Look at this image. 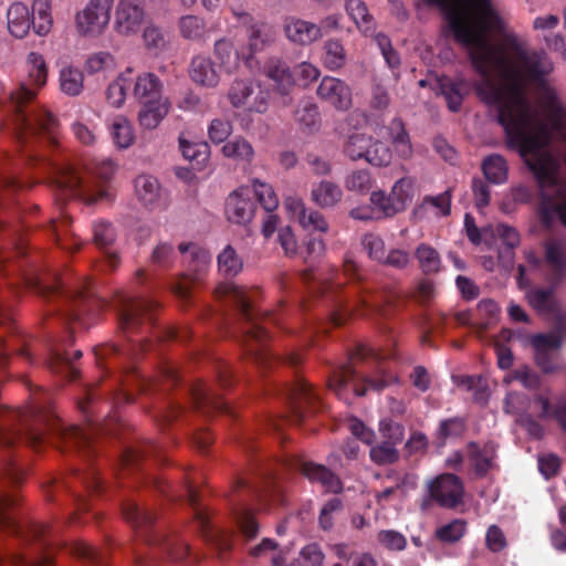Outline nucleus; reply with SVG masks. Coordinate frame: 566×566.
<instances>
[{
  "instance_id": "1",
  "label": "nucleus",
  "mask_w": 566,
  "mask_h": 566,
  "mask_svg": "<svg viewBox=\"0 0 566 566\" xmlns=\"http://www.w3.org/2000/svg\"><path fill=\"white\" fill-rule=\"evenodd\" d=\"M438 7L455 40L468 51L479 81L443 76L439 88L451 111L474 90L496 112L507 147L525 164L538 158L566 132V108L547 76L553 62L506 30L494 0H421Z\"/></svg>"
},
{
  "instance_id": "2",
  "label": "nucleus",
  "mask_w": 566,
  "mask_h": 566,
  "mask_svg": "<svg viewBox=\"0 0 566 566\" xmlns=\"http://www.w3.org/2000/svg\"><path fill=\"white\" fill-rule=\"evenodd\" d=\"M539 188L537 217L546 229L566 227V132L528 167Z\"/></svg>"
},
{
  "instance_id": "3",
  "label": "nucleus",
  "mask_w": 566,
  "mask_h": 566,
  "mask_svg": "<svg viewBox=\"0 0 566 566\" xmlns=\"http://www.w3.org/2000/svg\"><path fill=\"white\" fill-rule=\"evenodd\" d=\"M392 356L388 348L359 346L352 361L334 371L328 381L329 388L345 401H348L349 394L363 396L368 390L382 389L396 379L386 365Z\"/></svg>"
},
{
  "instance_id": "4",
  "label": "nucleus",
  "mask_w": 566,
  "mask_h": 566,
  "mask_svg": "<svg viewBox=\"0 0 566 566\" xmlns=\"http://www.w3.org/2000/svg\"><path fill=\"white\" fill-rule=\"evenodd\" d=\"M21 429H0V446L9 447L24 441L35 448L46 439H61L65 443L82 446L91 440V432L84 428L65 424L52 411L39 403H32L18 411Z\"/></svg>"
},
{
  "instance_id": "5",
  "label": "nucleus",
  "mask_w": 566,
  "mask_h": 566,
  "mask_svg": "<svg viewBox=\"0 0 566 566\" xmlns=\"http://www.w3.org/2000/svg\"><path fill=\"white\" fill-rule=\"evenodd\" d=\"M15 91H7L0 78V126L20 142L41 135L49 144L57 142V122L55 117L42 106L28 108L27 102L13 103Z\"/></svg>"
},
{
  "instance_id": "6",
  "label": "nucleus",
  "mask_w": 566,
  "mask_h": 566,
  "mask_svg": "<svg viewBox=\"0 0 566 566\" xmlns=\"http://www.w3.org/2000/svg\"><path fill=\"white\" fill-rule=\"evenodd\" d=\"M54 169L53 182L59 201L78 199L91 205L108 196L104 182L113 176L115 166L111 160H103L83 168L65 165Z\"/></svg>"
},
{
  "instance_id": "7",
  "label": "nucleus",
  "mask_w": 566,
  "mask_h": 566,
  "mask_svg": "<svg viewBox=\"0 0 566 566\" xmlns=\"http://www.w3.org/2000/svg\"><path fill=\"white\" fill-rule=\"evenodd\" d=\"M216 293L220 297L231 298L237 304L248 324L243 340L247 352L256 361H265L268 357L263 346L269 339V334L264 326L259 323L258 314L253 308L258 291L232 283H224L217 287Z\"/></svg>"
},
{
  "instance_id": "8",
  "label": "nucleus",
  "mask_w": 566,
  "mask_h": 566,
  "mask_svg": "<svg viewBox=\"0 0 566 566\" xmlns=\"http://www.w3.org/2000/svg\"><path fill=\"white\" fill-rule=\"evenodd\" d=\"M242 24L244 36L248 38V48L238 50L234 43L228 39H222L214 44V56L218 61V67L226 73H233L238 70L240 60L250 62L252 55L262 50L269 41L266 27L263 23L255 22L249 14L242 13L239 17Z\"/></svg>"
},
{
  "instance_id": "9",
  "label": "nucleus",
  "mask_w": 566,
  "mask_h": 566,
  "mask_svg": "<svg viewBox=\"0 0 566 566\" xmlns=\"http://www.w3.org/2000/svg\"><path fill=\"white\" fill-rule=\"evenodd\" d=\"M464 227L468 238L474 244L484 242L489 249H500V245H504L503 251L499 250V259L505 266L512 263L511 250L520 243V235L514 228L496 224L485 227L480 231L470 214H465Z\"/></svg>"
},
{
  "instance_id": "10",
  "label": "nucleus",
  "mask_w": 566,
  "mask_h": 566,
  "mask_svg": "<svg viewBox=\"0 0 566 566\" xmlns=\"http://www.w3.org/2000/svg\"><path fill=\"white\" fill-rule=\"evenodd\" d=\"M464 227L468 238L474 244L484 242L489 249H500V245H504L503 251L499 250V259L505 266L512 263L511 250L520 243V235L514 228L496 224L485 227L480 231L470 214H465Z\"/></svg>"
},
{
  "instance_id": "11",
  "label": "nucleus",
  "mask_w": 566,
  "mask_h": 566,
  "mask_svg": "<svg viewBox=\"0 0 566 566\" xmlns=\"http://www.w3.org/2000/svg\"><path fill=\"white\" fill-rule=\"evenodd\" d=\"M114 0H88L75 14V29L77 33L87 39H97L106 31Z\"/></svg>"
},
{
  "instance_id": "12",
  "label": "nucleus",
  "mask_w": 566,
  "mask_h": 566,
  "mask_svg": "<svg viewBox=\"0 0 566 566\" xmlns=\"http://www.w3.org/2000/svg\"><path fill=\"white\" fill-rule=\"evenodd\" d=\"M179 251L187 263V272L171 286L172 292L181 298H187L196 280L207 270L211 256L209 252L197 243H180Z\"/></svg>"
},
{
  "instance_id": "13",
  "label": "nucleus",
  "mask_w": 566,
  "mask_h": 566,
  "mask_svg": "<svg viewBox=\"0 0 566 566\" xmlns=\"http://www.w3.org/2000/svg\"><path fill=\"white\" fill-rule=\"evenodd\" d=\"M263 72L274 82L276 90L281 94H287L296 81L301 85L306 86L319 76L318 69L311 63H301L295 67L294 74H292L289 67L276 59L268 61Z\"/></svg>"
},
{
  "instance_id": "14",
  "label": "nucleus",
  "mask_w": 566,
  "mask_h": 566,
  "mask_svg": "<svg viewBox=\"0 0 566 566\" xmlns=\"http://www.w3.org/2000/svg\"><path fill=\"white\" fill-rule=\"evenodd\" d=\"M269 92L249 80H235L229 87L230 104L243 113L264 114L269 108Z\"/></svg>"
},
{
  "instance_id": "15",
  "label": "nucleus",
  "mask_w": 566,
  "mask_h": 566,
  "mask_svg": "<svg viewBox=\"0 0 566 566\" xmlns=\"http://www.w3.org/2000/svg\"><path fill=\"white\" fill-rule=\"evenodd\" d=\"M344 153L352 160L365 159L373 166H386L391 160V151L386 145L373 143L371 137L361 132L348 134Z\"/></svg>"
},
{
  "instance_id": "16",
  "label": "nucleus",
  "mask_w": 566,
  "mask_h": 566,
  "mask_svg": "<svg viewBox=\"0 0 566 566\" xmlns=\"http://www.w3.org/2000/svg\"><path fill=\"white\" fill-rule=\"evenodd\" d=\"M415 195V181L409 177L397 180L389 195L382 190L370 193V202L375 210L385 217H392L410 205Z\"/></svg>"
},
{
  "instance_id": "17",
  "label": "nucleus",
  "mask_w": 566,
  "mask_h": 566,
  "mask_svg": "<svg viewBox=\"0 0 566 566\" xmlns=\"http://www.w3.org/2000/svg\"><path fill=\"white\" fill-rule=\"evenodd\" d=\"M25 67L27 80L20 83L15 95H12L15 105L22 102H27L28 105L32 103L48 83L49 69L43 54L30 52L25 60Z\"/></svg>"
},
{
  "instance_id": "18",
  "label": "nucleus",
  "mask_w": 566,
  "mask_h": 566,
  "mask_svg": "<svg viewBox=\"0 0 566 566\" xmlns=\"http://www.w3.org/2000/svg\"><path fill=\"white\" fill-rule=\"evenodd\" d=\"M251 554L254 557L270 556L272 566H322L324 560V555L319 547L316 544H310L300 552V556L295 562L289 564V553L277 552L274 542L268 538L253 547Z\"/></svg>"
},
{
  "instance_id": "19",
  "label": "nucleus",
  "mask_w": 566,
  "mask_h": 566,
  "mask_svg": "<svg viewBox=\"0 0 566 566\" xmlns=\"http://www.w3.org/2000/svg\"><path fill=\"white\" fill-rule=\"evenodd\" d=\"M428 496L421 502V509L427 510L431 502L444 507L455 506L463 494V485L458 476L444 473L427 483Z\"/></svg>"
},
{
  "instance_id": "20",
  "label": "nucleus",
  "mask_w": 566,
  "mask_h": 566,
  "mask_svg": "<svg viewBox=\"0 0 566 566\" xmlns=\"http://www.w3.org/2000/svg\"><path fill=\"white\" fill-rule=\"evenodd\" d=\"M145 18V10L138 0H118L113 28L122 36H132L140 31Z\"/></svg>"
},
{
  "instance_id": "21",
  "label": "nucleus",
  "mask_w": 566,
  "mask_h": 566,
  "mask_svg": "<svg viewBox=\"0 0 566 566\" xmlns=\"http://www.w3.org/2000/svg\"><path fill=\"white\" fill-rule=\"evenodd\" d=\"M283 208L287 217L297 222L304 230L327 232L328 223L325 217L316 210L307 209L301 197L296 195L285 196Z\"/></svg>"
},
{
  "instance_id": "22",
  "label": "nucleus",
  "mask_w": 566,
  "mask_h": 566,
  "mask_svg": "<svg viewBox=\"0 0 566 566\" xmlns=\"http://www.w3.org/2000/svg\"><path fill=\"white\" fill-rule=\"evenodd\" d=\"M255 212V203L252 199V189L241 186L233 190L226 200L224 213L227 219L235 224L249 223Z\"/></svg>"
},
{
  "instance_id": "23",
  "label": "nucleus",
  "mask_w": 566,
  "mask_h": 566,
  "mask_svg": "<svg viewBox=\"0 0 566 566\" xmlns=\"http://www.w3.org/2000/svg\"><path fill=\"white\" fill-rule=\"evenodd\" d=\"M317 95L339 111H346L352 106L350 87L336 77L325 76L317 87Z\"/></svg>"
},
{
  "instance_id": "24",
  "label": "nucleus",
  "mask_w": 566,
  "mask_h": 566,
  "mask_svg": "<svg viewBox=\"0 0 566 566\" xmlns=\"http://www.w3.org/2000/svg\"><path fill=\"white\" fill-rule=\"evenodd\" d=\"M536 364L545 373L555 370L557 364V348L560 345V337L557 333L539 334L533 337Z\"/></svg>"
},
{
  "instance_id": "25",
  "label": "nucleus",
  "mask_w": 566,
  "mask_h": 566,
  "mask_svg": "<svg viewBox=\"0 0 566 566\" xmlns=\"http://www.w3.org/2000/svg\"><path fill=\"white\" fill-rule=\"evenodd\" d=\"M137 200L147 209L155 210L166 206V196L157 178L139 175L134 182Z\"/></svg>"
},
{
  "instance_id": "26",
  "label": "nucleus",
  "mask_w": 566,
  "mask_h": 566,
  "mask_svg": "<svg viewBox=\"0 0 566 566\" xmlns=\"http://www.w3.org/2000/svg\"><path fill=\"white\" fill-rule=\"evenodd\" d=\"M138 103L139 109L137 113V120L139 126L145 130H153L157 128L169 114L171 108V103L168 97Z\"/></svg>"
},
{
  "instance_id": "27",
  "label": "nucleus",
  "mask_w": 566,
  "mask_h": 566,
  "mask_svg": "<svg viewBox=\"0 0 566 566\" xmlns=\"http://www.w3.org/2000/svg\"><path fill=\"white\" fill-rule=\"evenodd\" d=\"M118 314L124 328H134L139 324L140 317L150 310L151 302L133 297L126 293L118 296Z\"/></svg>"
},
{
  "instance_id": "28",
  "label": "nucleus",
  "mask_w": 566,
  "mask_h": 566,
  "mask_svg": "<svg viewBox=\"0 0 566 566\" xmlns=\"http://www.w3.org/2000/svg\"><path fill=\"white\" fill-rule=\"evenodd\" d=\"M7 29L15 39H24L31 30V10L21 2L14 1L7 9Z\"/></svg>"
},
{
  "instance_id": "29",
  "label": "nucleus",
  "mask_w": 566,
  "mask_h": 566,
  "mask_svg": "<svg viewBox=\"0 0 566 566\" xmlns=\"http://www.w3.org/2000/svg\"><path fill=\"white\" fill-rule=\"evenodd\" d=\"M107 130L113 145L117 149H128L136 142V130L132 120L125 115L117 114L108 119Z\"/></svg>"
},
{
  "instance_id": "30",
  "label": "nucleus",
  "mask_w": 566,
  "mask_h": 566,
  "mask_svg": "<svg viewBox=\"0 0 566 566\" xmlns=\"http://www.w3.org/2000/svg\"><path fill=\"white\" fill-rule=\"evenodd\" d=\"M164 82L153 72H142L133 78V95L137 102L166 97Z\"/></svg>"
},
{
  "instance_id": "31",
  "label": "nucleus",
  "mask_w": 566,
  "mask_h": 566,
  "mask_svg": "<svg viewBox=\"0 0 566 566\" xmlns=\"http://www.w3.org/2000/svg\"><path fill=\"white\" fill-rule=\"evenodd\" d=\"M190 77L200 86L213 88L220 83V70L208 56L198 55L192 59Z\"/></svg>"
},
{
  "instance_id": "32",
  "label": "nucleus",
  "mask_w": 566,
  "mask_h": 566,
  "mask_svg": "<svg viewBox=\"0 0 566 566\" xmlns=\"http://www.w3.org/2000/svg\"><path fill=\"white\" fill-rule=\"evenodd\" d=\"M284 30L287 39L297 44H310L322 36L318 25L296 18H287Z\"/></svg>"
},
{
  "instance_id": "33",
  "label": "nucleus",
  "mask_w": 566,
  "mask_h": 566,
  "mask_svg": "<svg viewBox=\"0 0 566 566\" xmlns=\"http://www.w3.org/2000/svg\"><path fill=\"white\" fill-rule=\"evenodd\" d=\"M133 69L120 72L106 87L105 97L109 106L120 108L126 102L127 94L133 87Z\"/></svg>"
},
{
  "instance_id": "34",
  "label": "nucleus",
  "mask_w": 566,
  "mask_h": 566,
  "mask_svg": "<svg viewBox=\"0 0 566 566\" xmlns=\"http://www.w3.org/2000/svg\"><path fill=\"white\" fill-rule=\"evenodd\" d=\"M31 29L39 36H46L53 28L52 0H33Z\"/></svg>"
},
{
  "instance_id": "35",
  "label": "nucleus",
  "mask_w": 566,
  "mask_h": 566,
  "mask_svg": "<svg viewBox=\"0 0 566 566\" xmlns=\"http://www.w3.org/2000/svg\"><path fill=\"white\" fill-rule=\"evenodd\" d=\"M342 198V188L331 180H321L312 185L311 200L321 208H332L340 202Z\"/></svg>"
},
{
  "instance_id": "36",
  "label": "nucleus",
  "mask_w": 566,
  "mask_h": 566,
  "mask_svg": "<svg viewBox=\"0 0 566 566\" xmlns=\"http://www.w3.org/2000/svg\"><path fill=\"white\" fill-rule=\"evenodd\" d=\"M59 86L67 96H78L84 88V74L73 64H63L59 71Z\"/></svg>"
},
{
  "instance_id": "37",
  "label": "nucleus",
  "mask_w": 566,
  "mask_h": 566,
  "mask_svg": "<svg viewBox=\"0 0 566 566\" xmlns=\"http://www.w3.org/2000/svg\"><path fill=\"white\" fill-rule=\"evenodd\" d=\"M302 473L310 481L319 483L327 492L337 493L340 491V482L338 478L324 465L313 462H304L302 464Z\"/></svg>"
},
{
  "instance_id": "38",
  "label": "nucleus",
  "mask_w": 566,
  "mask_h": 566,
  "mask_svg": "<svg viewBox=\"0 0 566 566\" xmlns=\"http://www.w3.org/2000/svg\"><path fill=\"white\" fill-rule=\"evenodd\" d=\"M495 450V444L492 442H488L483 447L475 443L468 447V457L479 474H483L493 468Z\"/></svg>"
},
{
  "instance_id": "39",
  "label": "nucleus",
  "mask_w": 566,
  "mask_h": 566,
  "mask_svg": "<svg viewBox=\"0 0 566 566\" xmlns=\"http://www.w3.org/2000/svg\"><path fill=\"white\" fill-rule=\"evenodd\" d=\"M485 179L494 185H503L509 178V165L501 155L485 157L481 165Z\"/></svg>"
},
{
  "instance_id": "40",
  "label": "nucleus",
  "mask_w": 566,
  "mask_h": 566,
  "mask_svg": "<svg viewBox=\"0 0 566 566\" xmlns=\"http://www.w3.org/2000/svg\"><path fill=\"white\" fill-rule=\"evenodd\" d=\"M179 147L185 159L192 163L193 167L201 169L209 159V146L203 142H190L184 136L179 138Z\"/></svg>"
},
{
  "instance_id": "41",
  "label": "nucleus",
  "mask_w": 566,
  "mask_h": 566,
  "mask_svg": "<svg viewBox=\"0 0 566 566\" xmlns=\"http://www.w3.org/2000/svg\"><path fill=\"white\" fill-rule=\"evenodd\" d=\"M545 259L555 275L566 266V245L562 239H549L545 244Z\"/></svg>"
},
{
  "instance_id": "42",
  "label": "nucleus",
  "mask_w": 566,
  "mask_h": 566,
  "mask_svg": "<svg viewBox=\"0 0 566 566\" xmlns=\"http://www.w3.org/2000/svg\"><path fill=\"white\" fill-rule=\"evenodd\" d=\"M81 356V350H74L71 355L66 350L65 344L56 343L51 348L50 357L48 358L46 364L53 371L56 373L60 371L62 367L69 366L72 377H75V369L71 366V363L73 359H78Z\"/></svg>"
},
{
  "instance_id": "43",
  "label": "nucleus",
  "mask_w": 566,
  "mask_h": 566,
  "mask_svg": "<svg viewBox=\"0 0 566 566\" xmlns=\"http://www.w3.org/2000/svg\"><path fill=\"white\" fill-rule=\"evenodd\" d=\"M387 135L391 139L396 153L401 158H409L412 153L409 137L400 119L394 118L387 128Z\"/></svg>"
},
{
  "instance_id": "44",
  "label": "nucleus",
  "mask_w": 566,
  "mask_h": 566,
  "mask_svg": "<svg viewBox=\"0 0 566 566\" xmlns=\"http://www.w3.org/2000/svg\"><path fill=\"white\" fill-rule=\"evenodd\" d=\"M221 151L228 158L244 163H250L254 156L252 145L242 137H235L226 143Z\"/></svg>"
},
{
  "instance_id": "45",
  "label": "nucleus",
  "mask_w": 566,
  "mask_h": 566,
  "mask_svg": "<svg viewBox=\"0 0 566 566\" xmlns=\"http://www.w3.org/2000/svg\"><path fill=\"white\" fill-rule=\"evenodd\" d=\"M346 11L363 33L367 34L373 31V18L361 0H347Z\"/></svg>"
},
{
  "instance_id": "46",
  "label": "nucleus",
  "mask_w": 566,
  "mask_h": 566,
  "mask_svg": "<svg viewBox=\"0 0 566 566\" xmlns=\"http://www.w3.org/2000/svg\"><path fill=\"white\" fill-rule=\"evenodd\" d=\"M242 268V259L231 245H227L218 255V270L222 275L235 276Z\"/></svg>"
},
{
  "instance_id": "47",
  "label": "nucleus",
  "mask_w": 566,
  "mask_h": 566,
  "mask_svg": "<svg viewBox=\"0 0 566 566\" xmlns=\"http://www.w3.org/2000/svg\"><path fill=\"white\" fill-rule=\"evenodd\" d=\"M323 63L331 71H336L345 65L346 52L339 41L329 40L325 42Z\"/></svg>"
},
{
  "instance_id": "48",
  "label": "nucleus",
  "mask_w": 566,
  "mask_h": 566,
  "mask_svg": "<svg viewBox=\"0 0 566 566\" xmlns=\"http://www.w3.org/2000/svg\"><path fill=\"white\" fill-rule=\"evenodd\" d=\"M117 66L116 57L109 52L99 51L91 54L84 64L88 74H96L99 72H111Z\"/></svg>"
},
{
  "instance_id": "49",
  "label": "nucleus",
  "mask_w": 566,
  "mask_h": 566,
  "mask_svg": "<svg viewBox=\"0 0 566 566\" xmlns=\"http://www.w3.org/2000/svg\"><path fill=\"white\" fill-rule=\"evenodd\" d=\"M251 189L264 210L272 212L277 208L279 199L271 185L255 179Z\"/></svg>"
},
{
  "instance_id": "50",
  "label": "nucleus",
  "mask_w": 566,
  "mask_h": 566,
  "mask_svg": "<svg viewBox=\"0 0 566 566\" xmlns=\"http://www.w3.org/2000/svg\"><path fill=\"white\" fill-rule=\"evenodd\" d=\"M530 304L541 313H553L555 300L549 289H535L527 293Z\"/></svg>"
},
{
  "instance_id": "51",
  "label": "nucleus",
  "mask_w": 566,
  "mask_h": 566,
  "mask_svg": "<svg viewBox=\"0 0 566 566\" xmlns=\"http://www.w3.org/2000/svg\"><path fill=\"white\" fill-rule=\"evenodd\" d=\"M345 187L348 191L366 193L373 187V179L368 170L359 169L349 172L345 178Z\"/></svg>"
},
{
  "instance_id": "52",
  "label": "nucleus",
  "mask_w": 566,
  "mask_h": 566,
  "mask_svg": "<svg viewBox=\"0 0 566 566\" xmlns=\"http://www.w3.org/2000/svg\"><path fill=\"white\" fill-rule=\"evenodd\" d=\"M416 258L426 273L438 272L441 265L438 252L427 244H421L416 251Z\"/></svg>"
},
{
  "instance_id": "53",
  "label": "nucleus",
  "mask_w": 566,
  "mask_h": 566,
  "mask_svg": "<svg viewBox=\"0 0 566 566\" xmlns=\"http://www.w3.org/2000/svg\"><path fill=\"white\" fill-rule=\"evenodd\" d=\"M366 303V298L359 296L355 301L342 305L332 315L334 325H342L354 315H364Z\"/></svg>"
},
{
  "instance_id": "54",
  "label": "nucleus",
  "mask_w": 566,
  "mask_h": 566,
  "mask_svg": "<svg viewBox=\"0 0 566 566\" xmlns=\"http://www.w3.org/2000/svg\"><path fill=\"white\" fill-rule=\"evenodd\" d=\"M333 551L342 562L346 563V566H375L369 555L353 553L346 545H336Z\"/></svg>"
},
{
  "instance_id": "55",
  "label": "nucleus",
  "mask_w": 566,
  "mask_h": 566,
  "mask_svg": "<svg viewBox=\"0 0 566 566\" xmlns=\"http://www.w3.org/2000/svg\"><path fill=\"white\" fill-rule=\"evenodd\" d=\"M289 395L290 398L298 405H312L318 400L316 390L304 379L297 380Z\"/></svg>"
},
{
  "instance_id": "56",
  "label": "nucleus",
  "mask_w": 566,
  "mask_h": 566,
  "mask_svg": "<svg viewBox=\"0 0 566 566\" xmlns=\"http://www.w3.org/2000/svg\"><path fill=\"white\" fill-rule=\"evenodd\" d=\"M180 33L186 39H200L206 31L202 19L197 15H186L179 21Z\"/></svg>"
},
{
  "instance_id": "57",
  "label": "nucleus",
  "mask_w": 566,
  "mask_h": 566,
  "mask_svg": "<svg viewBox=\"0 0 566 566\" xmlns=\"http://www.w3.org/2000/svg\"><path fill=\"white\" fill-rule=\"evenodd\" d=\"M454 384L469 391H473L475 400H483L485 391V380L481 376H454Z\"/></svg>"
},
{
  "instance_id": "58",
  "label": "nucleus",
  "mask_w": 566,
  "mask_h": 566,
  "mask_svg": "<svg viewBox=\"0 0 566 566\" xmlns=\"http://www.w3.org/2000/svg\"><path fill=\"white\" fill-rule=\"evenodd\" d=\"M235 523L240 531L242 532V534L248 538L255 536V534L258 533L259 526L255 521L254 514L250 509L241 507L235 513Z\"/></svg>"
},
{
  "instance_id": "59",
  "label": "nucleus",
  "mask_w": 566,
  "mask_h": 566,
  "mask_svg": "<svg viewBox=\"0 0 566 566\" xmlns=\"http://www.w3.org/2000/svg\"><path fill=\"white\" fill-rule=\"evenodd\" d=\"M361 244L370 259L381 262L385 261L386 250L382 239L374 233H368L363 238Z\"/></svg>"
},
{
  "instance_id": "60",
  "label": "nucleus",
  "mask_w": 566,
  "mask_h": 566,
  "mask_svg": "<svg viewBox=\"0 0 566 566\" xmlns=\"http://www.w3.org/2000/svg\"><path fill=\"white\" fill-rule=\"evenodd\" d=\"M465 522L462 520H454L437 530V537L442 542H455L460 539L465 533Z\"/></svg>"
},
{
  "instance_id": "61",
  "label": "nucleus",
  "mask_w": 566,
  "mask_h": 566,
  "mask_svg": "<svg viewBox=\"0 0 566 566\" xmlns=\"http://www.w3.org/2000/svg\"><path fill=\"white\" fill-rule=\"evenodd\" d=\"M232 133V125L230 122L216 118L213 119L208 127V135L212 143L221 144L227 140V138Z\"/></svg>"
},
{
  "instance_id": "62",
  "label": "nucleus",
  "mask_w": 566,
  "mask_h": 566,
  "mask_svg": "<svg viewBox=\"0 0 566 566\" xmlns=\"http://www.w3.org/2000/svg\"><path fill=\"white\" fill-rule=\"evenodd\" d=\"M94 241L101 249H106L115 240V230L112 224L105 221H98L94 224L93 229Z\"/></svg>"
},
{
  "instance_id": "63",
  "label": "nucleus",
  "mask_w": 566,
  "mask_h": 566,
  "mask_svg": "<svg viewBox=\"0 0 566 566\" xmlns=\"http://www.w3.org/2000/svg\"><path fill=\"white\" fill-rule=\"evenodd\" d=\"M499 306L492 300H483L478 304L476 314L480 319L479 324L482 328H486L492 324L499 315Z\"/></svg>"
},
{
  "instance_id": "64",
  "label": "nucleus",
  "mask_w": 566,
  "mask_h": 566,
  "mask_svg": "<svg viewBox=\"0 0 566 566\" xmlns=\"http://www.w3.org/2000/svg\"><path fill=\"white\" fill-rule=\"evenodd\" d=\"M536 403L539 405L542 409V417H555L562 427L566 429V400L560 401L556 409L551 408L549 400L546 397L539 396L536 399Z\"/></svg>"
}]
</instances>
